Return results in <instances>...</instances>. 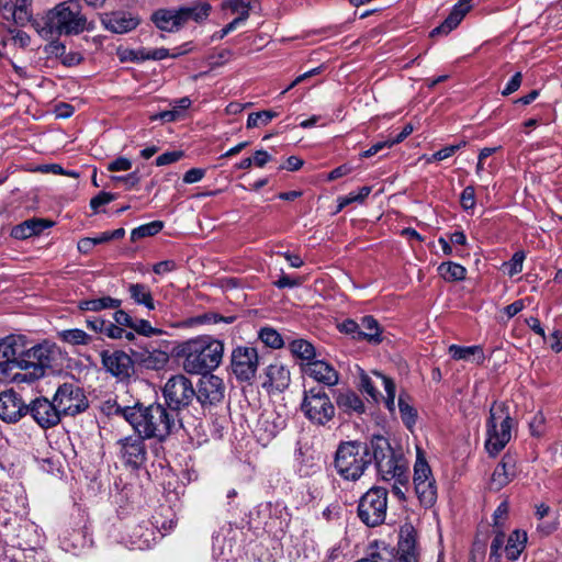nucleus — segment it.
<instances>
[{
	"mask_svg": "<svg viewBox=\"0 0 562 562\" xmlns=\"http://www.w3.org/2000/svg\"><path fill=\"white\" fill-rule=\"evenodd\" d=\"M115 413L122 416L140 437L158 441H164L180 423L178 414L161 403L148 406L143 404L119 406Z\"/></svg>",
	"mask_w": 562,
	"mask_h": 562,
	"instance_id": "1",
	"label": "nucleus"
},
{
	"mask_svg": "<svg viewBox=\"0 0 562 562\" xmlns=\"http://www.w3.org/2000/svg\"><path fill=\"white\" fill-rule=\"evenodd\" d=\"M32 26L46 41L55 36H75L94 30V23L88 20L81 5L74 0L63 1L47 10L32 22Z\"/></svg>",
	"mask_w": 562,
	"mask_h": 562,
	"instance_id": "2",
	"label": "nucleus"
},
{
	"mask_svg": "<svg viewBox=\"0 0 562 562\" xmlns=\"http://www.w3.org/2000/svg\"><path fill=\"white\" fill-rule=\"evenodd\" d=\"M224 344L211 336H198L179 346L183 369L191 374H205L216 369L223 359Z\"/></svg>",
	"mask_w": 562,
	"mask_h": 562,
	"instance_id": "3",
	"label": "nucleus"
},
{
	"mask_svg": "<svg viewBox=\"0 0 562 562\" xmlns=\"http://www.w3.org/2000/svg\"><path fill=\"white\" fill-rule=\"evenodd\" d=\"M363 454L374 461L378 474L384 481L396 480L408 483V468L402 456L394 452L387 438L373 435L368 443L362 445Z\"/></svg>",
	"mask_w": 562,
	"mask_h": 562,
	"instance_id": "4",
	"label": "nucleus"
},
{
	"mask_svg": "<svg viewBox=\"0 0 562 562\" xmlns=\"http://www.w3.org/2000/svg\"><path fill=\"white\" fill-rule=\"evenodd\" d=\"M57 352L48 342L30 346L27 341L24 352L20 359L19 369L14 376L15 383H33L53 369Z\"/></svg>",
	"mask_w": 562,
	"mask_h": 562,
	"instance_id": "5",
	"label": "nucleus"
},
{
	"mask_svg": "<svg viewBox=\"0 0 562 562\" xmlns=\"http://www.w3.org/2000/svg\"><path fill=\"white\" fill-rule=\"evenodd\" d=\"M514 424L508 405L494 402L486 422L485 449L491 457H496L510 441Z\"/></svg>",
	"mask_w": 562,
	"mask_h": 562,
	"instance_id": "6",
	"label": "nucleus"
},
{
	"mask_svg": "<svg viewBox=\"0 0 562 562\" xmlns=\"http://www.w3.org/2000/svg\"><path fill=\"white\" fill-rule=\"evenodd\" d=\"M289 348L296 359L304 378L305 390L301 409L304 415L313 422L315 418V413L312 402L316 400V391L314 386H310L307 389L306 378H311L312 380L316 381V349L313 344L305 339L293 340Z\"/></svg>",
	"mask_w": 562,
	"mask_h": 562,
	"instance_id": "7",
	"label": "nucleus"
},
{
	"mask_svg": "<svg viewBox=\"0 0 562 562\" xmlns=\"http://www.w3.org/2000/svg\"><path fill=\"white\" fill-rule=\"evenodd\" d=\"M387 490L372 486L358 501L357 516L369 528H375L385 522L387 515Z\"/></svg>",
	"mask_w": 562,
	"mask_h": 562,
	"instance_id": "8",
	"label": "nucleus"
},
{
	"mask_svg": "<svg viewBox=\"0 0 562 562\" xmlns=\"http://www.w3.org/2000/svg\"><path fill=\"white\" fill-rule=\"evenodd\" d=\"M370 463L371 458H367L363 454V448L360 442L349 441L338 447L335 467L344 479L357 481Z\"/></svg>",
	"mask_w": 562,
	"mask_h": 562,
	"instance_id": "9",
	"label": "nucleus"
},
{
	"mask_svg": "<svg viewBox=\"0 0 562 562\" xmlns=\"http://www.w3.org/2000/svg\"><path fill=\"white\" fill-rule=\"evenodd\" d=\"M27 338L24 335H8L0 339V381H13Z\"/></svg>",
	"mask_w": 562,
	"mask_h": 562,
	"instance_id": "10",
	"label": "nucleus"
},
{
	"mask_svg": "<svg viewBox=\"0 0 562 562\" xmlns=\"http://www.w3.org/2000/svg\"><path fill=\"white\" fill-rule=\"evenodd\" d=\"M165 406L179 415V412L188 407L195 397L192 382L183 374L171 376L162 389Z\"/></svg>",
	"mask_w": 562,
	"mask_h": 562,
	"instance_id": "11",
	"label": "nucleus"
},
{
	"mask_svg": "<svg viewBox=\"0 0 562 562\" xmlns=\"http://www.w3.org/2000/svg\"><path fill=\"white\" fill-rule=\"evenodd\" d=\"M53 400L61 416H75L88 408L83 391L72 382L59 385Z\"/></svg>",
	"mask_w": 562,
	"mask_h": 562,
	"instance_id": "12",
	"label": "nucleus"
},
{
	"mask_svg": "<svg viewBox=\"0 0 562 562\" xmlns=\"http://www.w3.org/2000/svg\"><path fill=\"white\" fill-rule=\"evenodd\" d=\"M259 356L256 348L238 346L232 351L231 368L240 382H250L256 378Z\"/></svg>",
	"mask_w": 562,
	"mask_h": 562,
	"instance_id": "13",
	"label": "nucleus"
},
{
	"mask_svg": "<svg viewBox=\"0 0 562 562\" xmlns=\"http://www.w3.org/2000/svg\"><path fill=\"white\" fill-rule=\"evenodd\" d=\"M145 439L137 434L116 441L117 456L126 468L138 470L145 465L148 454Z\"/></svg>",
	"mask_w": 562,
	"mask_h": 562,
	"instance_id": "14",
	"label": "nucleus"
},
{
	"mask_svg": "<svg viewBox=\"0 0 562 562\" xmlns=\"http://www.w3.org/2000/svg\"><path fill=\"white\" fill-rule=\"evenodd\" d=\"M27 414L43 429L56 426L61 418L54 400L49 401L43 396L36 397L27 404Z\"/></svg>",
	"mask_w": 562,
	"mask_h": 562,
	"instance_id": "15",
	"label": "nucleus"
},
{
	"mask_svg": "<svg viewBox=\"0 0 562 562\" xmlns=\"http://www.w3.org/2000/svg\"><path fill=\"white\" fill-rule=\"evenodd\" d=\"M225 394V384L214 374H203L199 382L195 397L202 406H214L221 403Z\"/></svg>",
	"mask_w": 562,
	"mask_h": 562,
	"instance_id": "16",
	"label": "nucleus"
},
{
	"mask_svg": "<svg viewBox=\"0 0 562 562\" xmlns=\"http://www.w3.org/2000/svg\"><path fill=\"white\" fill-rule=\"evenodd\" d=\"M27 415V404L13 390L0 393V419L7 424H15Z\"/></svg>",
	"mask_w": 562,
	"mask_h": 562,
	"instance_id": "17",
	"label": "nucleus"
},
{
	"mask_svg": "<svg viewBox=\"0 0 562 562\" xmlns=\"http://www.w3.org/2000/svg\"><path fill=\"white\" fill-rule=\"evenodd\" d=\"M101 361L106 372L121 380L128 378L133 369L132 358L122 350L102 351Z\"/></svg>",
	"mask_w": 562,
	"mask_h": 562,
	"instance_id": "18",
	"label": "nucleus"
},
{
	"mask_svg": "<svg viewBox=\"0 0 562 562\" xmlns=\"http://www.w3.org/2000/svg\"><path fill=\"white\" fill-rule=\"evenodd\" d=\"M139 18L127 11H114L101 16L103 27L114 34H125L139 25Z\"/></svg>",
	"mask_w": 562,
	"mask_h": 562,
	"instance_id": "19",
	"label": "nucleus"
},
{
	"mask_svg": "<svg viewBox=\"0 0 562 562\" xmlns=\"http://www.w3.org/2000/svg\"><path fill=\"white\" fill-rule=\"evenodd\" d=\"M299 448L295 454L296 471L301 476H312L315 474V449L313 437H301Z\"/></svg>",
	"mask_w": 562,
	"mask_h": 562,
	"instance_id": "20",
	"label": "nucleus"
},
{
	"mask_svg": "<svg viewBox=\"0 0 562 562\" xmlns=\"http://www.w3.org/2000/svg\"><path fill=\"white\" fill-rule=\"evenodd\" d=\"M235 544V532L232 527H222L213 536L212 553L214 559L222 561L233 559Z\"/></svg>",
	"mask_w": 562,
	"mask_h": 562,
	"instance_id": "21",
	"label": "nucleus"
},
{
	"mask_svg": "<svg viewBox=\"0 0 562 562\" xmlns=\"http://www.w3.org/2000/svg\"><path fill=\"white\" fill-rule=\"evenodd\" d=\"M516 476V461L510 454H504L499 463L494 469L490 488L492 491H501L508 485Z\"/></svg>",
	"mask_w": 562,
	"mask_h": 562,
	"instance_id": "22",
	"label": "nucleus"
},
{
	"mask_svg": "<svg viewBox=\"0 0 562 562\" xmlns=\"http://www.w3.org/2000/svg\"><path fill=\"white\" fill-rule=\"evenodd\" d=\"M472 0H459L445 21L430 32V36L447 35L454 30L471 9Z\"/></svg>",
	"mask_w": 562,
	"mask_h": 562,
	"instance_id": "23",
	"label": "nucleus"
},
{
	"mask_svg": "<svg viewBox=\"0 0 562 562\" xmlns=\"http://www.w3.org/2000/svg\"><path fill=\"white\" fill-rule=\"evenodd\" d=\"M151 21L164 32H178L183 27L179 8L156 10L151 15Z\"/></svg>",
	"mask_w": 562,
	"mask_h": 562,
	"instance_id": "24",
	"label": "nucleus"
},
{
	"mask_svg": "<svg viewBox=\"0 0 562 562\" xmlns=\"http://www.w3.org/2000/svg\"><path fill=\"white\" fill-rule=\"evenodd\" d=\"M52 222L42 218H31L12 228L11 235L16 239H26L41 234L44 229L50 227Z\"/></svg>",
	"mask_w": 562,
	"mask_h": 562,
	"instance_id": "25",
	"label": "nucleus"
},
{
	"mask_svg": "<svg viewBox=\"0 0 562 562\" xmlns=\"http://www.w3.org/2000/svg\"><path fill=\"white\" fill-rule=\"evenodd\" d=\"M122 301L120 299L112 297L110 295H103L100 297H91L80 300L77 303V307L80 312H101L104 310H112L121 307Z\"/></svg>",
	"mask_w": 562,
	"mask_h": 562,
	"instance_id": "26",
	"label": "nucleus"
},
{
	"mask_svg": "<svg viewBox=\"0 0 562 562\" xmlns=\"http://www.w3.org/2000/svg\"><path fill=\"white\" fill-rule=\"evenodd\" d=\"M266 375L270 385L279 392L284 391L291 381L289 369L279 361L268 366Z\"/></svg>",
	"mask_w": 562,
	"mask_h": 562,
	"instance_id": "27",
	"label": "nucleus"
},
{
	"mask_svg": "<svg viewBox=\"0 0 562 562\" xmlns=\"http://www.w3.org/2000/svg\"><path fill=\"white\" fill-rule=\"evenodd\" d=\"M211 10H212L211 4L205 1L195 2L192 5L180 7L179 11H180L183 26L189 21L202 23L203 21H205L209 18Z\"/></svg>",
	"mask_w": 562,
	"mask_h": 562,
	"instance_id": "28",
	"label": "nucleus"
},
{
	"mask_svg": "<svg viewBox=\"0 0 562 562\" xmlns=\"http://www.w3.org/2000/svg\"><path fill=\"white\" fill-rule=\"evenodd\" d=\"M527 533L518 529L514 530L507 539V543L504 547L506 558L510 562L518 560L519 555L526 548Z\"/></svg>",
	"mask_w": 562,
	"mask_h": 562,
	"instance_id": "29",
	"label": "nucleus"
},
{
	"mask_svg": "<svg viewBox=\"0 0 562 562\" xmlns=\"http://www.w3.org/2000/svg\"><path fill=\"white\" fill-rule=\"evenodd\" d=\"M131 300L137 305H143L147 310H155V301L148 285L144 283H131L127 286Z\"/></svg>",
	"mask_w": 562,
	"mask_h": 562,
	"instance_id": "30",
	"label": "nucleus"
},
{
	"mask_svg": "<svg viewBox=\"0 0 562 562\" xmlns=\"http://www.w3.org/2000/svg\"><path fill=\"white\" fill-rule=\"evenodd\" d=\"M416 547V531L412 525H404L400 530L398 550L408 554L405 561L411 562L414 558Z\"/></svg>",
	"mask_w": 562,
	"mask_h": 562,
	"instance_id": "31",
	"label": "nucleus"
},
{
	"mask_svg": "<svg viewBox=\"0 0 562 562\" xmlns=\"http://www.w3.org/2000/svg\"><path fill=\"white\" fill-rule=\"evenodd\" d=\"M138 360L146 369L160 370L169 362V355L158 349L145 350L139 353Z\"/></svg>",
	"mask_w": 562,
	"mask_h": 562,
	"instance_id": "32",
	"label": "nucleus"
},
{
	"mask_svg": "<svg viewBox=\"0 0 562 562\" xmlns=\"http://www.w3.org/2000/svg\"><path fill=\"white\" fill-rule=\"evenodd\" d=\"M360 340H367L374 344H380L382 341L380 325L371 315H367L361 318Z\"/></svg>",
	"mask_w": 562,
	"mask_h": 562,
	"instance_id": "33",
	"label": "nucleus"
},
{
	"mask_svg": "<svg viewBox=\"0 0 562 562\" xmlns=\"http://www.w3.org/2000/svg\"><path fill=\"white\" fill-rule=\"evenodd\" d=\"M415 493L418 497L420 505L426 508L431 507L437 501V485L436 481L418 482L414 484Z\"/></svg>",
	"mask_w": 562,
	"mask_h": 562,
	"instance_id": "34",
	"label": "nucleus"
},
{
	"mask_svg": "<svg viewBox=\"0 0 562 562\" xmlns=\"http://www.w3.org/2000/svg\"><path fill=\"white\" fill-rule=\"evenodd\" d=\"M57 335L59 340L71 346H87L93 340L92 336L79 328L64 329Z\"/></svg>",
	"mask_w": 562,
	"mask_h": 562,
	"instance_id": "35",
	"label": "nucleus"
},
{
	"mask_svg": "<svg viewBox=\"0 0 562 562\" xmlns=\"http://www.w3.org/2000/svg\"><path fill=\"white\" fill-rule=\"evenodd\" d=\"M30 5V0H16L15 3L10 5L9 11L15 24L23 26L26 23H32L35 20L32 19Z\"/></svg>",
	"mask_w": 562,
	"mask_h": 562,
	"instance_id": "36",
	"label": "nucleus"
},
{
	"mask_svg": "<svg viewBox=\"0 0 562 562\" xmlns=\"http://www.w3.org/2000/svg\"><path fill=\"white\" fill-rule=\"evenodd\" d=\"M337 405L347 413L362 414L366 408L359 395L351 391L340 393L337 397Z\"/></svg>",
	"mask_w": 562,
	"mask_h": 562,
	"instance_id": "37",
	"label": "nucleus"
},
{
	"mask_svg": "<svg viewBox=\"0 0 562 562\" xmlns=\"http://www.w3.org/2000/svg\"><path fill=\"white\" fill-rule=\"evenodd\" d=\"M438 271L440 276L449 282L464 280L467 276V269L463 266L452 261L442 262L438 267Z\"/></svg>",
	"mask_w": 562,
	"mask_h": 562,
	"instance_id": "38",
	"label": "nucleus"
},
{
	"mask_svg": "<svg viewBox=\"0 0 562 562\" xmlns=\"http://www.w3.org/2000/svg\"><path fill=\"white\" fill-rule=\"evenodd\" d=\"M449 355L453 360H470V358L475 355L479 356L477 362H481L484 359V355L480 346L451 345L449 347Z\"/></svg>",
	"mask_w": 562,
	"mask_h": 562,
	"instance_id": "39",
	"label": "nucleus"
},
{
	"mask_svg": "<svg viewBox=\"0 0 562 562\" xmlns=\"http://www.w3.org/2000/svg\"><path fill=\"white\" fill-rule=\"evenodd\" d=\"M435 480L432 477L431 469L424 458V454L420 450L417 451V459L414 465V477L413 482L414 484H417L418 482H427Z\"/></svg>",
	"mask_w": 562,
	"mask_h": 562,
	"instance_id": "40",
	"label": "nucleus"
},
{
	"mask_svg": "<svg viewBox=\"0 0 562 562\" xmlns=\"http://www.w3.org/2000/svg\"><path fill=\"white\" fill-rule=\"evenodd\" d=\"M339 381V373L328 362L318 359V383L327 386H334Z\"/></svg>",
	"mask_w": 562,
	"mask_h": 562,
	"instance_id": "41",
	"label": "nucleus"
},
{
	"mask_svg": "<svg viewBox=\"0 0 562 562\" xmlns=\"http://www.w3.org/2000/svg\"><path fill=\"white\" fill-rule=\"evenodd\" d=\"M398 409L403 424L412 430L416 425L418 415L416 408L405 401L403 394L398 396Z\"/></svg>",
	"mask_w": 562,
	"mask_h": 562,
	"instance_id": "42",
	"label": "nucleus"
},
{
	"mask_svg": "<svg viewBox=\"0 0 562 562\" xmlns=\"http://www.w3.org/2000/svg\"><path fill=\"white\" fill-rule=\"evenodd\" d=\"M278 115H279V113L273 110H263V111H259V112H252L248 115L246 127L255 128L258 126H266Z\"/></svg>",
	"mask_w": 562,
	"mask_h": 562,
	"instance_id": "43",
	"label": "nucleus"
},
{
	"mask_svg": "<svg viewBox=\"0 0 562 562\" xmlns=\"http://www.w3.org/2000/svg\"><path fill=\"white\" fill-rule=\"evenodd\" d=\"M164 227L161 221H154L134 228L131 232V240L136 241L144 237H149L158 234Z\"/></svg>",
	"mask_w": 562,
	"mask_h": 562,
	"instance_id": "44",
	"label": "nucleus"
},
{
	"mask_svg": "<svg viewBox=\"0 0 562 562\" xmlns=\"http://www.w3.org/2000/svg\"><path fill=\"white\" fill-rule=\"evenodd\" d=\"M258 337L267 347L279 349L284 346L282 336L272 327H262Z\"/></svg>",
	"mask_w": 562,
	"mask_h": 562,
	"instance_id": "45",
	"label": "nucleus"
},
{
	"mask_svg": "<svg viewBox=\"0 0 562 562\" xmlns=\"http://www.w3.org/2000/svg\"><path fill=\"white\" fill-rule=\"evenodd\" d=\"M224 8L229 9L233 13L238 14L236 20L240 22H246L249 18L250 12V2L248 0H226L224 2Z\"/></svg>",
	"mask_w": 562,
	"mask_h": 562,
	"instance_id": "46",
	"label": "nucleus"
},
{
	"mask_svg": "<svg viewBox=\"0 0 562 562\" xmlns=\"http://www.w3.org/2000/svg\"><path fill=\"white\" fill-rule=\"evenodd\" d=\"M378 376L382 380L386 396L383 397L386 408L391 412H395V383L391 378L378 373Z\"/></svg>",
	"mask_w": 562,
	"mask_h": 562,
	"instance_id": "47",
	"label": "nucleus"
},
{
	"mask_svg": "<svg viewBox=\"0 0 562 562\" xmlns=\"http://www.w3.org/2000/svg\"><path fill=\"white\" fill-rule=\"evenodd\" d=\"M467 144H468L467 140L463 139L457 144L446 146V147L435 151L431 155V157H429L427 160H428V162L445 160V159L451 157L452 155H454L459 149L465 147Z\"/></svg>",
	"mask_w": 562,
	"mask_h": 562,
	"instance_id": "48",
	"label": "nucleus"
},
{
	"mask_svg": "<svg viewBox=\"0 0 562 562\" xmlns=\"http://www.w3.org/2000/svg\"><path fill=\"white\" fill-rule=\"evenodd\" d=\"M86 326L88 329L95 334L103 335L108 338V328L112 325V322L106 321L99 316H90L86 318Z\"/></svg>",
	"mask_w": 562,
	"mask_h": 562,
	"instance_id": "49",
	"label": "nucleus"
},
{
	"mask_svg": "<svg viewBox=\"0 0 562 562\" xmlns=\"http://www.w3.org/2000/svg\"><path fill=\"white\" fill-rule=\"evenodd\" d=\"M133 324L134 325H132L131 329H133L138 335L151 337L161 334V330L153 327L147 319L134 318Z\"/></svg>",
	"mask_w": 562,
	"mask_h": 562,
	"instance_id": "50",
	"label": "nucleus"
},
{
	"mask_svg": "<svg viewBox=\"0 0 562 562\" xmlns=\"http://www.w3.org/2000/svg\"><path fill=\"white\" fill-rule=\"evenodd\" d=\"M505 543V533L502 531H498L492 543H491V552H490V561L491 562H502V549Z\"/></svg>",
	"mask_w": 562,
	"mask_h": 562,
	"instance_id": "51",
	"label": "nucleus"
},
{
	"mask_svg": "<svg viewBox=\"0 0 562 562\" xmlns=\"http://www.w3.org/2000/svg\"><path fill=\"white\" fill-rule=\"evenodd\" d=\"M337 328L340 333L350 336L352 339L360 340V324L351 318L345 319L337 324Z\"/></svg>",
	"mask_w": 562,
	"mask_h": 562,
	"instance_id": "52",
	"label": "nucleus"
},
{
	"mask_svg": "<svg viewBox=\"0 0 562 562\" xmlns=\"http://www.w3.org/2000/svg\"><path fill=\"white\" fill-rule=\"evenodd\" d=\"M108 338L117 340V339H126L127 341L135 340V331L133 329L127 330L126 328H122L117 325L110 326L108 328Z\"/></svg>",
	"mask_w": 562,
	"mask_h": 562,
	"instance_id": "53",
	"label": "nucleus"
},
{
	"mask_svg": "<svg viewBox=\"0 0 562 562\" xmlns=\"http://www.w3.org/2000/svg\"><path fill=\"white\" fill-rule=\"evenodd\" d=\"M114 313L112 315L113 321L112 325H117L122 328H132L134 318L121 307L113 308Z\"/></svg>",
	"mask_w": 562,
	"mask_h": 562,
	"instance_id": "54",
	"label": "nucleus"
},
{
	"mask_svg": "<svg viewBox=\"0 0 562 562\" xmlns=\"http://www.w3.org/2000/svg\"><path fill=\"white\" fill-rule=\"evenodd\" d=\"M526 255L524 251H516L512 259L508 262H505V266L508 267V274L510 277L518 274L522 271V265Z\"/></svg>",
	"mask_w": 562,
	"mask_h": 562,
	"instance_id": "55",
	"label": "nucleus"
},
{
	"mask_svg": "<svg viewBox=\"0 0 562 562\" xmlns=\"http://www.w3.org/2000/svg\"><path fill=\"white\" fill-rule=\"evenodd\" d=\"M360 390L370 396L375 403L379 402L380 393L375 389L373 381L367 374H362L360 378Z\"/></svg>",
	"mask_w": 562,
	"mask_h": 562,
	"instance_id": "56",
	"label": "nucleus"
},
{
	"mask_svg": "<svg viewBox=\"0 0 562 562\" xmlns=\"http://www.w3.org/2000/svg\"><path fill=\"white\" fill-rule=\"evenodd\" d=\"M142 52V55H139V58H143V61L145 60H161L165 58H168L169 56V49L160 47V48H154V49H147V48H139Z\"/></svg>",
	"mask_w": 562,
	"mask_h": 562,
	"instance_id": "57",
	"label": "nucleus"
},
{
	"mask_svg": "<svg viewBox=\"0 0 562 562\" xmlns=\"http://www.w3.org/2000/svg\"><path fill=\"white\" fill-rule=\"evenodd\" d=\"M460 204L464 211L473 210L475 206V189L468 186L463 189L460 195Z\"/></svg>",
	"mask_w": 562,
	"mask_h": 562,
	"instance_id": "58",
	"label": "nucleus"
},
{
	"mask_svg": "<svg viewBox=\"0 0 562 562\" xmlns=\"http://www.w3.org/2000/svg\"><path fill=\"white\" fill-rule=\"evenodd\" d=\"M322 516L327 522H339L341 519V506L337 502L331 503L323 510Z\"/></svg>",
	"mask_w": 562,
	"mask_h": 562,
	"instance_id": "59",
	"label": "nucleus"
},
{
	"mask_svg": "<svg viewBox=\"0 0 562 562\" xmlns=\"http://www.w3.org/2000/svg\"><path fill=\"white\" fill-rule=\"evenodd\" d=\"M324 400L321 406V411H318V414H323L324 420L322 418H318V424H324L325 422H328L335 414V407L334 405L328 401V397L326 395H321L318 392V401Z\"/></svg>",
	"mask_w": 562,
	"mask_h": 562,
	"instance_id": "60",
	"label": "nucleus"
},
{
	"mask_svg": "<svg viewBox=\"0 0 562 562\" xmlns=\"http://www.w3.org/2000/svg\"><path fill=\"white\" fill-rule=\"evenodd\" d=\"M183 151L181 150H173V151H167L161 154L156 158V166H167L170 164H173L178 160H180L183 157Z\"/></svg>",
	"mask_w": 562,
	"mask_h": 562,
	"instance_id": "61",
	"label": "nucleus"
},
{
	"mask_svg": "<svg viewBox=\"0 0 562 562\" xmlns=\"http://www.w3.org/2000/svg\"><path fill=\"white\" fill-rule=\"evenodd\" d=\"M323 562H345L344 548L340 542L327 550Z\"/></svg>",
	"mask_w": 562,
	"mask_h": 562,
	"instance_id": "62",
	"label": "nucleus"
},
{
	"mask_svg": "<svg viewBox=\"0 0 562 562\" xmlns=\"http://www.w3.org/2000/svg\"><path fill=\"white\" fill-rule=\"evenodd\" d=\"M12 34V42L20 48H26L31 44V36L21 30H10Z\"/></svg>",
	"mask_w": 562,
	"mask_h": 562,
	"instance_id": "63",
	"label": "nucleus"
},
{
	"mask_svg": "<svg viewBox=\"0 0 562 562\" xmlns=\"http://www.w3.org/2000/svg\"><path fill=\"white\" fill-rule=\"evenodd\" d=\"M113 199V194L102 191L90 200V206L94 212H98L101 205L110 203Z\"/></svg>",
	"mask_w": 562,
	"mask_h": 562,
	"instance_id": "64",
	"label": "nucleus"
}]
</instances>
